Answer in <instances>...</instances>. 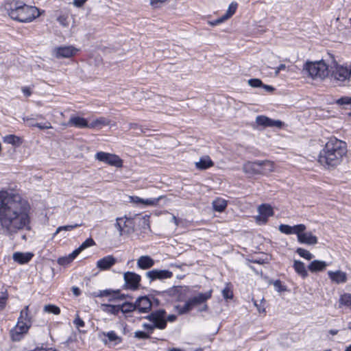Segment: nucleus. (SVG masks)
<instances>
[{
	"label": "nucleus",
	"instance_id": "27",
	"mask_svg": "<svg viewBox=\"0 0 351 351\" xmlns=\"http://www.w3.org/2000/svg\"><path fill=\"white\" fill-rule=\"evenodd\" d=\"M214 165L213 162L211 160L209 156H204L199 159V160L195 162V167L197 169L200 170H204L208 169Z\"/></svg>",
	"mask_w": 351,
	"mask_h": 351
},
{
	"label": "nucleus",
	"instance_id": "1",
	"mask_svg": "<svg viewBox=\"0 0 351 351\" xmlns=\"http://www.w3.org/2000/svg\"><path fill=\"white\" fill-rule=\"evenodd\" d=\"M30 206L18 194L0 191V231L8 236L30 229Z\"/></svg>",
	"mask_w": 351,
	"mask_h": 351
},
{
	"label": "nucleus",
	"instance_id": "55",
	"mask_svg": "<svg viewBox=\"0 0 351 351\" xmlns=\"http://www.w3.org/2000/svg\"><path fill=\"white\" fill-rule=\"evenodd\" d=\"M86 0H73V5L75 7L80 8L84 4Z\"/></svg>",
	"mask_w": 351,
	"mask_h": 351
},
{
	"label": "nucleus",
	"instance_id": "10",
	"mask_svg": "<svg viewBox=\"0 0 351 351\" xmlns=\"http://www.w3.org/2000/svg\"><path fill=\"white\" fill-rule=\"evenodd\" d=\"M136 310L140 313H148L152 308L158 306V300L147 296L139 297L136 301Z\"/></svg>",
	"mask_w": 351,
	"mask_h": 351
},
{
	"label": "nucleus",
	"instance_id": "18",
	"mask_svg": "<svg viewBox=\"0 0 351 351\" xmlns=\"http://www.w3.org/2000/svg\"><path fill=\"white\" fill-rule=\"evenodd\" d=\"M259 215L256 217V220L261 223H265L267 221L268 217L272 216L274 214L272 208L268 204H262L258 208Z\"/></svg>",
	"mask_w": 351,
	"mask_h": 351
},
{
	"label": "nucleus",
	"instance_id": "7",
	"mask_svg": "<svg viewBox=\"0 0 351 351\" xmlns=\"http://www.w3.org/2000/svg\"><path fill=\"white\" fill-rule=\"evenodd\" d=\"M273 169L274 165L269 160L247 162L245 163L243 167V171L250 174H265L272 171Z\"/></svg>",
	"mask_w": 351,
	"mask_h": 351
},
{
	"label": "nucleus",
	"instance_id": "28",
	"mask_svg": "<svg viewBox=\"0 0 351 351\" xmlns=\"http://www.w3.org/2000/svg\"><path fill=\"white\" fill-rule=\"evenodd\" d=\"M293 268L295 272L300 275L302 278H305L308 276V272L306 269L304 263L300 261H294Z\"/></svg>",
	"mask_w": 351,
	"mask_h": 351
},
{
	"label": "nucleus",
	"instance_id": "40",
	"mask_svg": "<svg viewBox=\"0 0 351 351\" xmlns=\"http://www.w3.org/2000/svg\"><path fill=\"white\" fill-rule=\"evenodd\" d=\"M222 295L225 299H232L233 297V293L230 287L227 285L226 287L222 290Z\"/></svg>",
	"mask_w": 351,
	"mask_h": 351
},
{
	"label": "nucleus",
	"instance_id": "56",
	"mask_svg": "<svg viewBox=\"0 0 351 351\" xmlns=\"http://www.w3.org/2000/svg\"><path fill=\"white\" fill-rule=\"evenodd\" d=\"M176 318L177 317L175 315H169L167 317L165 315L166 323H167V322H173L176 321Z\"/></svg>",
	"mask_w": 351,
	"mask_h": 351
},
{
	"label": "nucleus",
	"instance_id": "24",
	"mask_svg": "<svg viewBox=\"0 0 351 351\" xmlns=\"http://www.w3.org/2000/svg\"><path fill=\"white\" fill-rule=\"evenodd\" d=\"M328 274L331 280L337 284L343 283L347 280L346 274L340 270L336 271H329Z\"/></svg>",
	"mask_w": 351,
	"mask_h": 351
},
{
	"label": "nucleus",
	"instance_id": "25",
	"mask_svg": "<svg viewBox=\"0 0 351 351\" xmlns=\"http://www.w3.org/2000/svg\"><path fill=\"white\" fill-rule=\"evenodd\" d=\"M237 8V3H234V2L231 3L228 7V9L226 14H224L223 16L220 17L219 19L215 20V22L213 23V24H215V25L219 24V23L223 22L224 21L227 20L230 17H231L236 12Z\"/></svg>",
	"mask_w": 351,
	"mask_h": 351
},
{
	"label": "nucleus",
	"instance_id": "35",
	"mask_svg": "<svg viewBox=\"0 0 351 351\" xmlns=\"http://www.w3.org/2000/svg\"><path fill=\"white\" fill-rule=\"evenodd\" d=\"M296 253L301 257L308 260V261H310L311 260L314 256L313 254H311L309 251L305 250V249H303L302 247H298L297 250H296Z\"/></svg>",
	"mask_w": 351,
	"mask_h": 351
},
{
	"label": "nucleus",
	"instance_id": "30",
	"mask_svg": "<svg viewBox=\"0 0 351 351\" xmlns=\"http://www.w3.org/2000/svg\"><path fill=\"white\" fill-rule=\"evenodd\" d=\"M100 307L102 311L110 315H117L120 312L119 305L102 304Z\"/></svg>",
	"mask_w": 351,
	"mask_h": 351
},
{
	"label": "nucleus",
	"instance_id": "58",
	"mask_svg": "<svg viewBox=\"0 0 351 351\" xmlns=\"http://www.w3.org/2000/svg\"><path fill=\"white\" fill-rule=\"evenodd\" d=\"M22 91L25 97H29L32 94L30 89L27 87H23Z\"/></svg>",
	"mask_w": 351,
	"mask_h": 351
},
{
	"label": "nucleus",
	"instance_id": "62",
	"mask_svg": "<svg viewBox=\"0 0 351 351\" xmlns=\"http://www.w3.org/2000/svg\"><path fill=\"white\" fill-rule=\"evenodd\" d=\"M278 67V71H282L286 69V65L285 64H281Z\"/></svg>",
	"mask_w": 351,
	"mask_h": 351
},
{
	"label": "nucleus",
	"instance_id": "60",
	"mask_svg": "<svg viewBox=\"0 0 351 351\" xmlns=\"http://www.w3.org/2000/svg\"><path fill=\"white\" fill-rule=\"evenodd\" d=\"M264 89H265L268 92H271V91H273L274 90V88L271 86H269V85H265L263 84L262 86Z\"/></svg>",
	"mask_w": 351,
	"mask_h": 351
},
{
	"label": "nucleus",
	"instance_id": "38",
	"mask_svg": "<svg viewBox=\"0 0 351 351\" xmlns=\"http://www.w3.org/2000/svg\"><path fill=\"white\" fill-rule=\"evenodd\" d=\"M162 198V196H160L156 198L143 199L142 204L144 206H156Z\"/></svg>",
	"mask_w": 351,
	"mask_h": 351
},
{
	"label": "nucleus",
	"instance_id": "41",
	"mask_svg": "<svg viewBox=\"0 0 351 351\" xmlns=\"http://www.w3.org/2000/svg\"><path fill=\"white\" fill-rule=\"evenodd\" d=\"M29 127H37L40 130L52 128L51 124L48 121H46L44 123H36L35 124H29Z\"/></svg>",
	"mask_w": 351,
	"mask_h": 351
},
{
	"label": "nucleus",
	"instance_id": "31",
	"mask_svg": "<svg viewBox=\"0 0 351 351\" xmlns=\"http://www.w3.org/2000/svg\"><path fill=\"white\" fill-rule=\"evenodd\" d=\"M213 209L217 212H223L227 207V202L224 199L218 197L213 203Z\"/></svg>",
	"mask_w": 351,
	"mask_h": 351
},
{
	"label": "nucleus",
	"instance_id": "48",
	"mask_svg": "<svg viewBox=\"0 0 351 351\" xmlns=\"http://www.w3.org/2000/svg\"><path fill=\"white\" fill-rule=\"evenodd\" d=\"M337 104L339 105H351V97H343L337 101Z\"/></svg>",
	"mask_w": 351,
	"mask_h": 351
},
{
	"label": "nucleus",
	"instance_id": "51",
	"mask_svg": "<svg viewBox=\"0 0 351 351\" xmlns=\"http://www.w3.org/2000/svg\"><path fill=\"white\" fill-rule=\"evenodd\" d=\"M130 202L136 204H143V199L138 196H130Z\"/></svg>",
	"mask_w": 351,
	"mask_h": 351
},
{
	"label": "nucleus",
	"instance_id": "50",
	"mask_svg": "<svg viewBox=\"0 0 351 351\" xmlns=\"http://www.w3.org/2000/svg\"><path fill=\"white\" fill-rule=\"evenodd\" d=\"M73 324L77 328L84 327L85 324L84 322L77 315L76 318L73 321Z\"/></svg>",
	"mask_w": 351,
	"mask_h": 351
},
{
	"label": "nucleus",
	"instance_id": "2",
	"mask_svg": "<svg viewBox=\"0 0 351 351\" xmlns=\"http://www.w3.org/2000/svg\"><path fill=\"white\" fill-rule=\"evenodd\" d=\"M346 153V143L335 137H332L320 151L318 161L324 166L337 167L341 162Z\"/></svg>",
	"mask_w": 351,
	"mask_h": 351
},
{
	"label": "nucleus",
	"instance_id": "23",
	"mask_svg": "<svg viewBox=\"0 0 351 351\" xmlns=\"http://www.w3.org/2000/svg\"><path fill=\"white\" fill-rule=\"evenodd\" d=\"M137 266L142 269H148L152 268L154 264L155 261L152 258L149 256L144 255L140 256L137 259Z\"/></svg>",
	"mask_w": 351,
	"mask_h": 351
},
{
	"label": "nucleus",
	"instance_id": "26",
	"mask_svg": "<svg viewBox=\"0 0 351 351\" xmlns=\"http://www.w3.org/2000/svg\"><path fill=\"white\" fill-rule=\"evenodd\" d=\"M327 265L328 264L325 261L315 260L308 265V268L311 272H317L324 270Z\"/></svg>",
	"mask_w": 351,
	"mask_h": 351
},
{
	"label": "nucleus",
	"instance_id": "17",
	"mask_svg": "<svg viewBox=\"0 0 351 351\" xmlns=\"http://www.w3.org/2000/svg\"><path fill=\"white\" fill-rule=\"evenodd\" d=\"M256 122L258 125L263 127L278 128H280L282 125V122L279 120H274L266 116L260 115L256 119Z\"/></svg>",
	"mask_w": 351,
	"mask_h": 351
},
{
	"label": "nucleus",
	"instance_id": "19",
	"mask_svg": "<svg viewBox=\"0 0 351 351\" xmlns=\"http://www.w3.org/2000/svg\"><path fill=\"white\" fill-rule=\"evenodd\" d=\"M89 123L83 117L79 116H71L69 121L65 124L66 126L75 127L77 128H89Z\"/></svg>",
	"mask_w": 351,
	"mask_h": 351
},
{
	"label": "nucleus",
	"instance_id": "54",
	"mask_svg": "<svg viewBox=\"0 0 351 351\" xmlns=\"http://www.w3.org/2000/svg\"><path fill=\"white\" fill-rule=\"evenodd\" d=\"M31 351H56L52 348L37 347Z\"/></svg>",
	"mask_w": 351,
	"mask_h": 351
},
{
	"label": "nucleus",
	"instance_id": "63",
	"mask_svg": "<svg viewBox=\"0 0 351 351\" xmlns=\"http://www.w3.org/2000/svg\"><path fill=\"white\" fill-rule=\"evenodd\" d=\"M172 221L176 225V226H178V219L174 216L173 215L172 216Z\"/></svg>",
	"mask_w": 351,
	"mask_h": 351
},
{
	"label": "nucleus",
	"instance_id": "33",
	"mask_svg": "<svg viewBox=\"0 0 351 351\" xmlns=\"http://www.w3.org/2000/svg\"><path fill=\"white\" fill-rule=\"evenodd\" d=\"M120 312L123 313H132L136 310V303L124 302L121 305H119Z\"/></svg>",
	"mask_w": 351,
	"mask_h": 351
},
{
	"label": "nucleus",
	"instance_id": "61",
	"mask_svg": "<svg viewBox=\"0 0 351 351\" xmlns=\"http://www.w3.org/2000/svg\"><path fill=\"white\" fill-rule=\"evenodd\" d=\"M130 125L131 129H134V130L138 129V125L136 123H130Z\"/></svg>",
	"mask_w": 351,
	"mask_h": 351
},
{
	"label": "nucleus",
	"instance_id": "29",
	"mask_svg": "<svg viewBox=\"0 0 351 351\" xmlns=\"http://www.w3.org/2000/svg\"><path fill=\"white\" fill-rule=\"evenodd\" d=\"M110 124V121L106 119L105 117H99L92 122L89 123V128L91 129H100L103 126L108 125Z\"/></svg>",
	"mask_w": 351,
	"mask_h": 351
},
{
	"label": "nucleus",
	"instance_id": "12",
	"mask_svg": "<svg viewBox=\"0 0 351 351\" xmlns=\"http://www.w3.org/2000/svg\"><path fill=\"white\" fill-rule=\"evenodd\" d=\"M212 290H209L206 293H199L187 300V302L193 309L194 307L204 304L203 307L199 310L200 311H206L208 309V306L205 302L211 298Z\"/></svg>",
	"mask_w": 351,
	"mask_h": 351
},
{
	"label": "nucleus",
	"instance_id": "16",
	"mask_svg": "<svg viewBox=\"0 0 351 351\" xmlns=\"http://www.w3.org/2000/svg\"><path fill=\"white\" fill-rule=\"evenodd\" d=\"M77 51L73 46L59 47L53 50V55L56 58H69L75 55Z\"/></svg>",
	"mask_w": 351,
	"mask_h": 351
},
{
	"label": "nucleus",
	"instance_id": "20",
	"mask_svg": "<svg viewBox=\"0 0 351 351\" xmlns=\"http://www.w3.org/2000/svg\"><path fill=\"white\" fill-rule=\"evenodd\" d=\"M101 334L107 338L106 339H103V342L106 345L117 346L122 341V338L113 330L103 332Z\"/></svg>",
	"mask_w": 351,
	"mask_h": 351
},
{
	"label": "nucleus",
	"instance_id": "53",
	"mask_svg": "<svg viewBox=\"0 0 351 351\" xmlns=\"http://www.w3.org/2000/svg\"><path fill=\"white\" fill-rule=\"evenodd\" d=\"M82 251V250L80 247L75 250L72 253H71L69 255L70 257L69 258L73 261Z\"/></svg>",
	"mask_w": 351,
	"mask_h": 351
},
{
	"label": "nucleus",
	"instance_id": "64",
	"mask_svg": "<svg viewBox=\"0 0 351 351\" xmlns=\"http://www.w3.org/2000/svg\"><path fill=\"white\" fill-rule=\"evenodd\" d=\"M329 333L331 334L332 335H335L338 333V330H333V329H331L329 330Z\"/></svg>",
	"mask_w": 351,
	"mask_h": 351
},
{
	"label": "nucleus",
	"instance_id": "57",
	"mask_svg": "<svg viewBox=\"0 0 351 351\" xmlns=\"http://www.w3.org/2000/svg\"><path fill=\"white\" fill-rule=\"evenodd\" d=\"M165 1L166 0H151L150 3L153 7L157 8L159 3H164Z\"/></svg>",
	"mask_w": 351,
	"mask_h": 351
},
{
	"label": "nucleus",
	"instance_id": "32",
	"mask_svg": "<svg viewBox=\"0 0 351 351\" xmlns=\"http://www.w3.org/2000/svg\"><path fill=\"white\" fill-rule=\"evenodd\" d=\"M4 143L11 144L14 146H19L21 144V140L20 137L14 134L6 135L3 138Z\"/></svg>",
	"mask_w": 351,
	"mask_h": 351
},
{
	"label": "nucleus",
	"instance_id": "34",
	"mask_svg": "<svg viewBox=\"0 0 351 351\" xmlns=\"http://www.w3.org/2000/svg\"><path fill=\"white\" fill-rule=\"evenodd\" d=\"M339 307L341 306H351V293H344L341 295L339 300Z\"/></svg>",
	"mask_w": 351,
	"mask_h": 351
},
{
	"label": "nucleus",
	"instance_id": "44",
	"mask_svg": "<svg viewBox=\"0 0 351 351\" xmlns=\"http://www.w3.org/2000/svg\"><path fill=\"white\" fill-rule=\"evenodd\" d=\"M95 244V241L92 238L87 239L85 241H84L81 245L79 247L82 250L90 247Z\"/></svg>",
	"mask_w": 351,
	"mask_h": 351
},
{
	"label": "nucleus",
	"instance_id": "4",
	"mask_svg": "<svg viewBox=\"0 0 351 351\" xmlns=\"http://www.w3.org/2000/svg\"><path fill=\"white\" fill-rule=\"evenodd\" d=\"M278 230L285 234H296L298 241L301 244L315 245L318 243V238L312 232H306V227L304 224L300 223L293 226L280 224Z\"/></svg>",
	"mask_w": 351,
	"mask_h": 351
},
{
	"label": "nucleus",
	"instance_id": "46",
	"mask_svg": "<svg viewBox=\"0 0 351 351\" xmlns=\"http://www.w3.org/2000/svg\"><path fill=\"white\" fill-rule=\"evenodd\" d=\"M69 258V256L60 257L58 259V263L60 265L66 266L73 261Z\"/></svg>",
	"mask_w": 351,
	"mask_h": 351
},
{
	"label": "nucleus",
	"instance_id": "15",
	"mask_svg": "<svg viewBox=\"0 0 351 351\" xmlns=\"http://www.w3.org/2000/svg\"><path fill=\"white\" fill-rule=\"evenodd\" d=\"M334 78L339 82H344L351 80V69L341 65L335 64L332 71Z\"/></svg>",
	"mask_w": 351,
	"mask_h": 351
},
{
	"label": "nucleus",
	"instance_id": "14",
	"mask_svg": "<svg viewBox=\"0 0 351 351\" xmlns=\"http://www.w3.org/2000/svg\"><path fill=\"white\" fill-rule=\"evenodd\" d=\"M173 273L168 269H157L150 270L145 274V277L149 280V282L155 280H163L171 278Z\"/></svg>",
	"mask_w": 351,
	"mask_h": 351
},
{
	"label": "nucleus",
	"instance_id": "21",
	"mask_svg": "<svg viewBox=\"0 0 351 351\" xmlns=\"http://www.w3.org/2000/svg\"><path fill=\"white\" fill-rule=\"evenodd\" d=\"M34 256L32 252H16L12 255L13 260L20 265L28 263Z\"/></svg>",
	"mask_w": 351,
	"mask_h": 351
},
{
	"label": "nucleus",
	"instance_id": "6",
	"mask_svg": "<svg viewBox=\"0 0 351 351\" xmlns=\"http://www.w3.org/2000/svg\"><path fill=\"white\" fill-rule=\"evenodd\" d=\"M303 71L312 78L323 79L328 74V66L323 60L306 62L303 66Z\"/></svg>",
	"mask_w": 351,
	"mask_h": 351
},
{
	"label": "nucleus",
	"instance_id": "13",
	"mask_svg": "<svg viewBox=\"0 0 351 351\" xmlns=\"http://www.w3.org/2000/svg\"><path fill=\"white\" fill-rule=\"evenodd\" d=\"M123 279L126 289L130 290H136L140 285L141 277L140 275L134 272L127 271L123 274Z\"/></svg>",
	"mask_w": 351,
	"mask_h": 351
},
{
	"label": "nucleus",
	"instance_id": "8",
	"mask_svg": "<svg viewBox=\"0 0 351 351\" xmlns=\"http://www.w3.org/2000/svg\"><path fill=\"white\" fill-rule=\"evenodd\" d=\"M32 319L23 318L21 319V317L18 318L16 326L10 330V335L12 341H21L23 335L27 334L32 326Z\"/></svg>",
	"mask_w": 351,
	"mask_h": 351
},
{
	"label": "nucleus",
	"instance_id": "52",
	"mask_svg": "<svg viewBox=\"0 0 351 351\" xmlns=\"http://www.w3.org/2000/svg\"><path fill=\"white\" fill-rule=\"evenodd\" d=\"M274 286L276 290L278 291V292H280L284 290L281 282L279 280H277L274 282Z\"/></svg>",
	"mask_w": 351,
	"mask_h": 351
},
{
	"label": "nucleus",
	"instance_id": "43",
	"mask_svg": "<svg viewBox=\"0 0 351 351\" xmlns=\"http://www.w3.org/2000/svg\"><path fill=\"white\" fill-rule=\"evenodd\" d=\"M134 337L139 339H147L150 338V336L145 332L137 330L134 332Z\"/></svg>",
	"mask_w": 351,
	"mask_h": 351
},
{
	"label": "nucleus",
	"instance_id": "49",
	"mask_svg": "<svg viewBox=\"0 0 351 351\" xmlns=\"http://www.w3.org/2000/svg\"><path fill=\"white\" fill-rule=\"evenodd\" d=\"M21 319L23 318L27 319H32V317L29 315V306H26L20 313Z\"/></svg>",
	"mask_w": 351,
	"mask_h": 351
},
{
	"label": "nucleus",
	"instance_id": "39",
	"mask_svg": "<svg viewBox=\"0 0 351 351\" xmlns=\"http://www.w3.org/2000/svg\"><path fill=\"white\" fill-rule=\"evenodd\" d=\"M119 293V291H113L112 289H105V290L100 291L99 293H97L95 296L106 297V296L111 295L112 294L116 295Z\"/></svg>",
	"mask_w": 351,
	"mask_h": 351
},
{
	"label": "nucleus",
	"instance_id": "42",
	"mask_svg": "<svg viewBox=\"0 0 351 351\" xmlns=\"http://www.w3.org/2000/svg\"><path fill=\"white\" fill-rule=\"evenodd\" d=\"M78 226H79L78 224H75V225H68V226H60L57 228L56 231L55 232L54 236L56 235L60 232H61L62 230L71 231L73 229H74L75 228L77 227Z\"/></svg>",
	"mask_w": 351,
	"mask_h": 351
},
{
	"label": "nucleus",
	"instance_id": "45",
	"mask_svg": "<svg viewBox=\"0 0 351 351\" xmlns=\"http://www.w3.org/2000/svg\"><path fill=\"white\" fill-rule=\"evenodd\" d=\"M248 84L252 87L257 88L261 87L263 85V82L261 80L255 78L249 80Z\"/></svg>",
	"mask_w": 351,
	"mask_h": 351
},
{
	"label": "nucleus",
	"instance_id": "5",
	"mask_svg": "<svg viewBox=\"0 0 351 351\" xmlns=\"http://www.w3.org/2000/svg\"><path fill=\"white\" fill-rule=\"evenodd\" d=\"M166 311L164 309H158L152 311L145 318L149 319L152 324H143V328L147 330L148 334L152 333L155 328L163 330L167 326L165 320Z\"/></svg>",
	"mask_w": 351,
	"mask_h": 351
},
{
	"label": "nucleus",
	"instance_id": "59",
	"mask_svg": "<svg viewBox=\"0 0 351 351\" xmlns=\"http://www.w3.org/2000/svg\"><path fill=\"white\" fill-rule=\"evenodd\" d=\"M72 292L75 296H78L81 293L80 289L77 287H72Z\"/></svg>",
	"mask_w": 351,
	"mask_h": 351
},
{
	"label": "nucleus",
	"instance_id": "36",
	"mask_svg": "<svg viewBox=\"0 0 351 351\" xmlns=\"http://www.w3.org/2000/svg\"><path fill=\"white\" fill-rule=\"evenodd\" d=\"M175 309L179 315H183V314L187 313L188 312H189L190 311L192 310V308H191V306L189 304V303L187 302V301L185 302V304L183 306H180V305L176 306Z\"/></svg>",
	"mask_w": 351,
	"mask_h": 351
},
{
	"label": "nucleus",
	"instance_id": "3",
	"mask_svg": "<svg viewBox=\"0 0 351 351\" xmlns=\"http://www.w3.org/2000/svg\"><path fill=\"white\" fill-rule=\"evenodd\" d=\"M10 17L21 23H29L40 16L39 10L35 6L26 5L21 1H12L5 5Z\"/></svg>",
	"mask_w": 351,
	"mask_h": 351
},
{
	"label": "nucleus",
	"instance_id": "47",
	"mask_svg": "<svg viewBox=\"0 0 351 351\" xmlns=\"http://www.w3.org/2000/svg\"><path fill=\"white\" fill-rule=\"evenodd\" d=\"M7 295L4 293H1L0 295V311H3L5 306L7 302Z\"/></svg>",
	"mask_w": 351,
	"mask_h": 351
},
{
	"label": "nucleus",
	"instance_id": "11",
	"mask_svg": "<svg viewBox=\"0 0 351 351\" xmlns=\"http://www.w3.org/2000/svg\"><path fill=\"white\" fill-rule=\"evenodd\" d=\"M95 159L116 167L123 166V160L116 154L99 152L95 154Z\"/></svg>",
	"mask_w": 351,
	"mask_h": 351
},
{
	"label": "nucleus",
	"instance_id": "22",
	"mask_svg": "<svg viewBox=\"0 0 351 351\" xmlns=\"http://www.w3.org/2000/svg\"><path fill=\"white\" fill-rule=\"evenodd\" d=\"M117 262L116 258L111 256H106L97 262V267L101 270H107L113 266Z\"/></svg>",
	"mask_w": 351,
	"mask_h": 351
},
{
	"label": "nucleus",
	"instance_id": "9",
	"mask_svg": "<svg viewBox=\"0 0 351 351\" xmlns=\"http://www.w3.org/2000/svg\"><path fill=\"white\" fill-rule=\"evenodd\" d=\"M134 221L132 218L123 217H117L114 223L115 228L118 230L119 236L129 235L134 232Z\"/></svg>",
	"mask_w": 351,
	"mask_h": 351
},
{
	"label": "nucleus",
	"instance_id": "37",
	"mask_svg": "<svg viewBox=\"0 0 351 351\" xmlns=\"http://www.w3.org/2000/svg\"><path fill=\"white\" fill-rule=\"evenodd\" d=\"M44 311L49 313H53L54 315H59L60 313V309L56 305L53 304H48L44 306Z\"/></svg>",
	"mask_w": 351,
	"mask_h": 351
}]
</instances>
